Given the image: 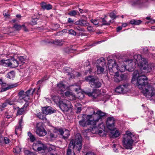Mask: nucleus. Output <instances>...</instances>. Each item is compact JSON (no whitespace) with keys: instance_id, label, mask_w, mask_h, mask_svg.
Here are the masks:
<instances>
[{"instance_id":"f257e3e1","label":"nucleus","mask_w":155,"mask_h":155,"mask_svg":"<svg viewBox=\"0 0 155 155\" xmlns=\"http://www.w3.org/2000/svg\"><path fill=\"white\" fill-rule=\"evenodd\" d=\"M128 64V70L131 72L134 70L136 67V63L133 62L132 60L127 61L124 62H118L117 64L115 61L114 60H108V66L110 74H113L114 73L115 75L114 76V81L116 82H119L122 80H125L127 78V76L123 74L119 75L117 71H119L121 72H123L127 69L126 64Z\"/></svg>"},{"instance_id":"f03ea898","label":"nucleus","mask_w":155,"mask_h":155,"mask_svg":"<svg viewBox=\"0 0 155 155\" xmlns=\"http://www.w3.org/2000/svg\"><path fill=\"white\" fill-rule=\"evenodd\" d=\"M144 73L140 71H135L133 74L132 80L133 81L135 78H137V84L138 87L141 90V92L143 94L144 90L147 91L149 88L153 86L149 84L148 78L145 75Z\"/></svg>"},{"instance_id":"7ed1b4c3","label":"nucleus","mask_w":155,"mask_h":155,"mask_svg":"<svg viewBox=\"0 0 155 155\" xmlns=\"http://www.w3.org/2000/svg\"><path fill=\"white\" fill-rule=\"evenodd\" d=\"M82 138L80 134H77L74 139L71 141L67 151V155H75L74 151L79 153L82 147Z\"/></svg>"},{"instance_id":"20e7f679","label":"nucleus","mask_w":155,"mask_h":155,"mask_svg":"<svg viewBox=\"0 0 155 155\" xmlns=\"http://www.w3.org/2000/svg\"><path fill=\"white\" fill-rule=\"evenodd\" d=\"M134 58L136 61L139 68L141 69L144 70L145 73L150 72L152 70V68L155 66V64L153 63L148 64L147 59L142 58L140 54L135 55Z\"/></svg>"},{"instance_id":"39448f33","label":"nucleus","mask_w":155,"mask_h":155,"mask_svg":"<svg viewBox=\"0 0 155 155\" xmlns=\"http://www.w3.org/2000/svg\"><path fill=\"white\" fill-rule=\"evenodd\" d=\"M105 115V113L100 110H98L96 114L92 115H87L86 118L88 120V125L95 126L96 124L99 121L101 123L102 118Z\"/></svg>"},{"instance_id":"423d86ee","label":"nucleus","mask_w":155,"mask_h":155,"mask_svg":"<svg viewBox=\"0 0 155 155\" xmlns=\"http://www.w3.org/2000/svg\"><path fill=\"white\" fill-rule=\"evenodd\" d=\"M134 137V134L132 133L130 131H126L122 141L123 145L126 148L130 150L132 149Z\"/></svg>"},{"instance_id":"0eeeda50","label":"nucleus","mask_w":155,"mask_h":155,"mask_svg":"<svg viewBox=\"0 0 155 155\" xmlns=\"http://www.w3.org/2000/svg\"><path fill=\"white\" fill-rule=\"evenodd\" d=\"M1 64L4 66L14 68L18 67L20 63L18 61L14 58L12 57L10 59L6 60H2L1 61Z\"/></svg>"},{"instance_id":"6e6552de","label":"nucleus","mask_w":155,"mask_h":155,"mask_svg":"<svg viewBox=\"0 0 155 155\" xmlns=\"http://www.w3.org/2000/svg\"><path fill=\"white\" fill-rule=\"evenodd\" d=\"M36 90V88L33 90L30 89L25 92L22 90L20 91L18 93L19 98L20 100L23 99L25 101H28L30 99L29 95H32Z\"/></svg>"},{"instance_id":"1a4fd4ad","label":"nucleus","mask_w":155,"mask_h":155,"mask_svg":"<svg viewBox=\"0 0 155 155\" xmlns=\"http://www.w3.org/2000/svg\"><path fill=\"white\" fill-rule=\"evenodd\" d=\"M96 64L97 74H103L106 68L105 60L104 58H101L97 60Z\"/></svg>"},{"instance_id":"9d476101","label":"nucleus","mask_w":155,"mask_h":155,"mask_svg":"<svg viewBox=\"0 0 155 155\" xmlns=\"http://www.w3.org/2000/svg\"><path fill=\"white\" fill-rule=\"evenodd\" d=\"M85 80L89 82L91 87L99 88L101 87V84L97 79L95 78L93 76H89L86 77Z\"/></svg>"},{"instance_id":"9b49d317","label":"nucleus","mask_w":155,"mask_h":155,"mask_svg":"<svg viewBox=\"0 0 155 155\" xmlns=\"http://www.w3.org/2000/svg\"><path fill=\"white\" fill-rule=\"evenodd\" d=\"M143 94L150 100H153L155 102V87L153 86L149 88L147 91L144 90Z\"/></svg>"},{"instance_id":"f8f14e48","label":"nucleus","mask_w":155,"mask_h":155,"mask_svg":"<svg viewBox=\"0 0 155 155\" xmlns=\"http://www.w3.org/2000/svg\"><path fill=\"white\" fill-rule=\"evenodd\" d=\"M69 102L66 100H64L60 102L59 107L63 111H68L71 109L72 106Z\"/></svg>"},{"instance_id":"ddd939ff","label":"nucleus","mask_w":155,"mask_h":155,"mask_svg":"<svg viewBox=\"0 0 155 155\" xmlns=\"http://www.w3.org/2000/svg\"><path fill=\"white\" fill-rule=\"evenodd\" d=\"M85 94L88 95L89 96H92L93 98L97 99L96 101H101V99L100 98L102 96V94H100L98 90H94L92 92H89L88 91H84Z\"/></svg>"},{"instance_id":"4468645a","label":"nucleus","mask_w":155,"mask_h":155,"mask_svg":"<svg viewBox=\"0 0 155 155\" xmlns=\"http://www.w3.org/2000/svg\"><path fill=\"white\" fill-rule=\"evenodd\" d=\"M36 133L39 136H44L47 134V132L43 127L42 123H38L36 125Z\"/></svg>"},{"instance_id":"2eb2a0df","label":"nucleus","mask_w":155,"mask_h":155,"mask_svg":"<svg viewBox=\"0 0 155 155\" xmlns=\"http://www.w3.org/2000/svg\"><path fill=\"white\" fill-rule=\"evenodd\" d=\"M54 132L55 133L58 132L63 136V138L64 139L68 138L70 134L69 130H65L64 131H63L61 128H55L54 129Z\"/></svg>"},{"instance_id":"dca6fc26","label":"nucleus","mask_w":155,"mask_h":155,"mask_svg":"<svg viewBox=\"0 0 155 155\" xmlns=\"http://www.w3.org/2000/svg\"><path fill=\"white\" fill-rule=\"evenodd\" d=\"M114 120L113 117H109L107 119L106 122V125L107 128L110 130L115 129L114 127Z\"/></svg>"},{"instance_id":"f3484780","label":"nucleus","mask_w":155,"mask_h":155,"mask_svg":"<svg viewBox=\"0 0 155 155\" xmlns=\"http://www.w3.org/2000/svg\"><path fill=\"white\" fill-rule=\"evenodd\" d=\"M33 147L36 148L39 151L42 150H45L47 148L46 146L40 141H37L36 143H34Z\"/></svg>"},{"instance_id":"a211bd4d","label":"nucleus","mask_w":155,"mask_h":155,"mask_svg":"<svg viewBox=\"0 0 155 155\" xmlns=\"http://www.w3.org/2000/svg\"><path fill=\"white\" fill-rule=\"evenodd\" d=\"M57 89L58 92L61 94L64 95V92L66 90L65 85L63 83H60L57 84Z\"/></svg>"},{"instance_id":"6ab92c4d","label":"nucleus","mask_w":155,"mask_h":155,"mask_svg":"<svg viewBox=\"0 0 155 155\" xmlns=\"http://www.w3.org/2000/svg\"><path fill=\"white\" fill-rule=\"evenodd\" d=\"M41 110L43 114L46 115L54 113L53 110H52V108L50 106L42 107Z\"/></svg>"},{"instance_id":"aec40b11","label":"nucleus","mask_w":155,"mask_h":155,"mask_svg":"<svg viewBox=\"0 0 155 155\" xmlns=\"http://www.w3.org/2000/svg\"><path fill=\"white\" fill-rule=\"evenodd\" d=\"M74 24L76 25H79L82 27L88 26L89 25L87 20L84 19H80L75 22Z\"/></svg>"},{"instance_id":"412c9836","label":"nucleus","mask_w":155,"mask_h":155,"mask_svg":"<svg viewBox=\"0 0 155 155\" xmlns=\"http://www.w3.org/2000/svg\"><path fill=\"white\" fill-rule=\"evenodd\" d=\"M23 124V118L21 117L20 120L19 121L18 125L16 126L15 127V133L16 135H17L18 133H19L22 130L21 126Z\"/></svg>"},{"instance_id":"4be33fe9","label":"nucleus","mask_w":155,"mask_h":155,"mask_svg":"<svg viewBox=\"0 0 155 155\" xmlns=\"http://www.w3.org/2000/svg\"><path fill=\"white\" fill-rule=\"evenodd\" d=\"M79 124L83 127L87 126L88 123V122L86 118V116L85 115L83 116L82 119L79 121Z\"/></svg>"},{"instance_id":"5701e85b","label":"nucleus","mask_w":155,"mask_h":155,"mask_svg":"<svg viewBox=\"0 0 155 155\" xmlns=\"http://www.w3.org/2000/svg\"><path fill=\"white\" fill-rule=\"evenodd\" d=\"M41 8L44 10H47L51 9L52 8V6L50 4H46L45 2H42L41 3Z\"/></svg>"},{"instance_id":"b1692460","label":"nucleus","mask_w":155,"mask_h":155,"mask_svg":"<svg viewBox=\"0 0 155 155\" xmlns=\"http://www.w3.org/2000/svg\"><path fill=\"white\" fill-rule=\"evenodd\" d=\"M114 129L110 130L111 131V132L110 136L112 138H116L119 136L120 135V133L118 130H116V131H114Z\"/></svg>"},{"instance_id":"393cba45","label":"nucleus","mask_w":155,"mask_h":155,"mask_svg":"<svg viewBox=\"0 0 155 155\" xmlns=\"http://www.w3.org/2000/svg\"><path fill=\"white\" fill-rule=\"evenodd\" d=\"M62 96H65L68 97H72L71 100L74 99L75 98V95L72 92H70L69 91H67L65 92H64V95L61 94Z\"/></svg>"},{"instance_id":"a878e982","label":"nucleus","mask_w":155,"mask_h":155,"mask_svg":"<svg viewBox=\"0 0 155 155\" xmlns=\"http://www.w3.org/2000/svg\"><path fill=\"white\" fill-rule=\"evenodd\" d=\"M123 89L124 94L128 92L129 90L130 85L128 83H126L121 85Z\"/></svg>"},{"instance_id":"bb28decb","label":"nucleus","mask_w":155,"mask_h":155,"mask_svg":"<svg viewBox=\"0 0 155 155\" xmlns=\"http://www.w3.org/2000/svg\"><path fill=\"white\" fill-rule=\"evenodd\" d=\"M52 43L55 45L61 46L63 44L64 41L61 39H56L53 41Z\"/></svg>"},{"instance_id":"cd10ccee","label":"nucleus","mask_w":155,"mask_h":155,"mask_svg":"<svg viewBox=\"0 0 155 155\" xmlns=\"http://www.w3.org/2000/svg\"><path fill=\"white\" fill-rule=\"evenodd\" d=\"M15 72L14 71H11L8 73L6 75V78H8L10 79H13L15 76Z\"/></svg>"},{"instance_id":"c85d7f7f","label":"nucleus","mask_w":155,"mask_h":155,"mask_svg":"<svg viewBox=\"0 0 155 155\" xmlns=\"http://www.w3.org/2000/svg\"><path fill=\"white\" fill-rule=\"evenodd\" d=\"M68 15L71 16H75L80 15L79 12L77 10H72L68 13Z\"/></svg>"},{"instance_id":"c756f323","label":"nucleus","mask_w":155,"mask_h":155,"mask_svg":"<svg viewBox=\"0 0 155 155\" xmlns=\"http://www.w3.org/2000/svg\"><path fill=\"white\" fill-rule=\"evenodd\" d=\"M141 22L142 21L140 20H132L130 21V23L133 25H138L140 24Z\"/></svg>"},{"instance_id":"7c9ffc66","label":"nucleus","mask_w":155,"mask_h":155,"mask_svg":"<svg viewBox=\"0 0 155 155\" xmlns=\"http://www.w3.org/2000/svg\"><path fill=\"white\" fill-rule=\"evenodd\" d=\"M116 92L119 93H124L122 85H120L117 87L115 89Z\"/></svg>"},{"instance_id":"2f4dec72","label":"nucleus","mask_w":155,"mask_h":155,"mask_svg":"<svg viewBox=\"0 0 155 155\" xmlns=\"http://www.w3.org/2000/svg\"><path fill=\"white\" fill-rule=\"evenodd\" d=\"M90 132L93 134H96L98 132V128L96 126L92 127L91 129H90Z\"/></svg>"},{"instance_id":"473e14b6","label":"nucleus","mask_w":155,"mask_h":155,"mask_svg":"<svg viewBox=\"0 0 155 155\" xmlns=\"http://www.w3.org/2000/svg\"><path fill=\"white\" fill-rule=\"evenodd\" d=\"M28 136H29L30 141L31 142H33L35 140V138L32 134L30 132H28Z\"/></svg>"},{"instance_id":"72a5a7b5","label":"nucleus","mask_w":155,"mask_h":155,"mask_svg":"<svg viewBox=\"0 0 155 155\" xmlns=\"http://www.w3.org/2000/svg\"><path fill=\"white\" fill-rule=\"evenodd\" d=\"M75 105L77 110L76 112L77 113H80L81 110V104H80L77 103Z\"/></svg>"},{"instance_id":"f704fd0d","label":"nucleus","mask_w":155,"mask_h":155,"mask_svg":"<svg viewBox=\"0 0 155 155\" xmlns=\"http://www.w3.org/2000/svg\"><path fill=\"white\" fill-rule=\"evenodd\" d=\"M83 135L86 137H88L89 134L90 133V129L84 130L82 131Z\"/></svg>"},{"instance_id":"c9c22d12","label":"nucleus","mask_w":155,"mask_h":155,"mask_svg":"<svg viewBox=\"0 0 155 155\" xmlns=\"http://www.w3.org/2000/svg\"><path fill=\"white\" fill-rule=\"evenodd\" d=\"M17 86V85L16 84H13L11 85H9V86H8L7 87L2 88V91H5L6 90H8L10 88L16 87Z\"/></svg>"},{"instance_id":"e433bc0d","label":"nucleus","mask_w":155,"mask_h":155,"mask_svg":"<svg viewBox=\"0 0 155 155\" xmlns=\"http://www.w3.org/2000/svg\"><path fill=\"white\" fill-rule=\"evenodd\" d=\"M37 116L40 119L46 121V118L45 115H42L41 113H39L37 114Z\"/></svg>"},{"instance_id":"4c0bfd02","label":"nucleus","mask_w":155,"mask_h":155,"mask_svg":"<svg viewBox=\"0 0 155 155\" xmlns=\"http://www.w3.org/2000/svg\"><path fill=\"white\" fill-rule=\"evenodd\" d=\"M18 60L19 62L20 63V64L19 66H21V65L25 63V59L23 56H20L18 58Z\"/></svg>"},{"instance_id":"58836bf2","label":"nucleus","mask_w":155,"mask_h":155,"mask_svg":"<svg viewBox=\"0 0 155 155\" xmlns=\"http://www.w3.org/2000/svg\"><path fill=\"white\" fill-rule=\"evenodd\" d=\"M21 150V149L19 147L17 146L15 148H14L13 152L17 154H19Z\"/></svg>"},{"instance_id":"ea45409f","label":"nucleus","mask_w":155,"mask_h":155,"mask_svg":"<svg viewBox=\"0 0 155 155\" xmlns=\"http://www.w3.org/2000/svg\"><path fill=\"white\" fill-rule=\"evenodd\" d=\"M101 22L102 23V25H109L110 24L111 21H109L108 22H107L106 20H105L104 18H101Z\"/></svg>"},{"instance_id":"a19ab883","label":"nucleus","mask_w":155,"mask_h":155,"mask_svg":"<svg viewBox=\"0 0 155 155\" xmlns=\"http://www.w3.org/2000/svg\"><path fill=\"white\" fill-rule=\"evenodd\" d=\"M18 111L17 112V115H21L23 114L24 113H25V110L23 109V108H19V107L18 108Z\"/></svg>"},{"instance_id":"79ce46f5","label":"nucleus","mask_w":155,"mask_h":155,"mask_svg":"<svg viewBox=\"0 0 155 155\" xmlns=\"http://www.w3.org/2000/svg\"><path fill=\"white\" fill-rule=\"evenodd\" d=\"M87 63L88 64V66H86L87 70H86L85 73L86 74L88 73H91L92 72V69L91 68V67L89 65V62L88 61Z\"/></svg>"},{"instance_id":"37998d69","label":"nucleus","mask_w":155,"mask_h":155,"mask_svg":"<svg viewBox=\"0 0 155 155\" xmlns=\"http://www.w3.org/2000/svg\"><path fill=\"white\" fill-rule=\"evenodd\" d=\"M73 49L71 47H67L66 48L64 49V51L67 53H69V52H72V51H73Z\"/></svg>"},{"instance_id":"c03bdc74","label":"nucleus","mask_w":155,"mask_h":155,"mask_svg":"<svg viewBox=\"0 0 155 155\" xmlns=\"http://www.w3.org/2000/svg\"><path fill=\"white\" fill-rule=\"evenodd\" d=\"M25 153L26 155H36L35 152H31L28 150H25Z\"/></svg>"},{"instance_id":"a18cd8bd","label":"nucleus","mask_w":155,"mask_h":155,"mask_svg":"<svg viewBox=\"0 0 155 155\" xmlns=\"http://www.w3.org/2000/svg\"><path fill=\"white\" fill-rule=\"evenodd\" d=\"M68 33L70 34L73 35H76V32L72 29H70L68 30Z\"/></svg>"},{"instance_id":"49530a36","label":"nucleus","mask_w":155,"mask_h":155,"mask_svg":"<svg viewBox=\"0 0 155 155\" xmlns=\"http://www.w3.org/2000/svg\"><path fill=\"white\" fill-rule=\"evenodd\" d=\"M109 16L110 18L114 19H115L116 17V14L114 12H111L109 15Z\"/></svg>"},{"instance_id":"de8ad7c7","label":"nucleus","mask_w":155,"mask_h":155,"mask_svg":"<svg viewBox=\"0 0 155 155\" xmlns=\"http://www.w3.org/2000/svg\"><path fill=\"white\" fill-rule=\"evenodd\" d=\"M21 27L22 25L21 26L20 25H15L14 26V28L17 30H20L21 28Z\"/></svg>"},{"instance_id":"09e8293b","label":"nucleus","mask_w":155,"mask_h":155,"mask_svg":"<svg viewBox=\"0 0 155 155\" xmlns=\"http://www.w3.org/2000/svg\"><path fill=\"white\" fill-rule=\"evenodd\" d=\"M26 102V103L24 104L23 107H22V108H23V109L25 110H26L27 107L28 106L29 104V103L28 102V101Z\"/></svg>"},{"instance_id":"8fccbe9b","label":"nucleus","mask_w":155,"mask_h":155,"mask_svg":"<svg viewBox=\"0 0 155 155\" xmlns=\"http://www.w3.org/2000/svg\"><path fill=\"white\" fill-rule=\"evenodd\" d=\"M6 103H7V104H8L10 105H12L14 104V102L12 101H11V100L10 99H7L6 100Z\"/></svg>"},{"instance_id":"3c124183","label":"nucleus","mask_w":155,"mask_h":155,"mask_svg":"<svg viewBox=\"0 0 155 155\" xmlns=\"http://www.w3.org/2000/svg\"><path fill=\"white\" fill-rule=\"evenodd\" d=\"M91 21L92 23L95 25H97L98 24V22L97 19H92L91 20Z\"/></svg>"},{"instance_id":"603ef678","label":"nucleus","mask_w":155,"mask_h":155,"mask_svg":"<svg viewBox=\"0 0 155 155\" xmlns=\"http://www.w3.org/2000/svg\"><path fill=\"white\" fill-rule=\"evenodd\" d=\"M7 104H8L7 103H6V101H5V102L3 103L2 104V106H0V109H1V110H2L1 109V107L4 108L7 106Z\"/></svg>"},{"instance_id":"864d4df0","label":"nucleus","mask_w":155,"mask_h":155,"mask_svg":"<svg viewBox=\"0 0 155 155\" xmlns=\"http://www.w3.org/2000/svg\"><path fill=\"white\" fill-rule=\"evenodd\" d=\"M4 141L5 143H8L9 142V140L7 137H5L4 138Z\"/></svg>"},{"instance_id":"5fc2aeb1","label":"nucleus","mask_w":155,"mask_h":155,"mask_svg":"<svg viewBox=\"0 0 155 155\" xmlns=\"http://www.w3.org/2000/svg\"><path fill=\"white\" fill-rule=\"evenodd\" d=\"M143 52L145 54L148 53V48L147 47H145L143 48Z\"/></svg>"},{"instance_id":"6e6d98bb","label":"nucleus","mask_w":155,"mask_h":155,"mask_svg":"<svg viewBox=\"0 0 155 155\" xmlns=\"http://www.w3.org/2000/svg\"><path fill=\"white\" fill-rule=\"evenodd\" d=\"M68 21L69 23L72 24L74 23V21L71 18H69L68 19Z\"/></svg>"},{"instance_id":"4d7b16f0","label":"nucleus","mask_w":155,"mask_h":155,"mask_svg":"<svg viewBox=\"0 0 155 155\" xmlns=\"http://www.w3.org/2000/svg\"><path fill=\"white\" fill-rule=\"evenodd\" d=\"M86 155H96L93 152L89 151L87 152Z\"/></svg>"},{"instance_id":"13d9d810","label":"nucleus","mask_w":155,"mask_h":155,"mask_svg":"<svg viewBox=\"0 0 155 155\" xmlns=\"http://www.w3.org/2000/svg\"><path fill=\"white\" fill-rule=\"evenodd\" d=\"M116 145L115 144H113V150H114L115 152H118V151H117V149H115L116 148Z\"/></svg>"},{"instance_id":"bf43d9fd","label":"nucleus","mask_w":155,"mask_h":155,"mask_svg":"<svg viewBox=\"0 0 155 155\" xmlns=\"http://www.w3.org/2000/svg\"><path fill=\"white\" fill-rule=\"evenodd\" d=\"M21 28H22L23 30L25 31H28V30L25 25H22Z\"/></svg>"},{"instance_id":"052dcab7","label":"nucleus","mask_w":155,"mask_h":155,"mask_svg":"<svg viewBox=\"0 0 155 155\" xmlns=\"http://www.w3.org/2000/svg\"><path fill=\"white\" fill-rule=\"evenodd\" d=\"M74 29L76 30H78L79 31H82V29L79 26L75 27Z\"/></svg>"},{"instance_id":"680f3d73","label":"nucleus","mask_w":155,"mask_h":155,"mask_svg":"<svg viewBox=\"0 0 155 155\" xmlns=\"http://www.w3.org/2000/svg\"><path fill=\"white\" fill-rule=\"evenodd\" d=\"M122 28V26H119L117 28V32H118L119 31L121 30Z\"/></svg>"},{"instance_id":"e2e57ef3","label":"nucleus","mask_w":155,"mask_h":155,"mask_svg":"<svg viewBox=\"0 0 155 155\" xmlns=\"http://www.w3.org/2000/svg\"><path fill=\"white\" fill-rule=\"evenodd\" d=\"M44 78L42 79H41V80H39L37 82L38 84H41L42 83V82L44 81Z\"/></svg>"},{"instance_id":"0e129e2a","label":"nucleus","mask_w":155,"mask_h":155,"mask_svg":"<svg viewBox=\"0 0 155 155\" xmlns=\"http://www.w3.org/2000/svg\"><path fill=\"white\" fill-rule=\"evenodd\" d=\"M31 23L32 25H34L36 24L37 23L36 21H35V20H34V21H31Z\"/></svg>"},{"instance_id":"69168bd1","label":"nucleus","mask_w":155,"mask_h":155,"mask_svg":"<svg viewBox=\"0 0 155 155\" xmlns=\"http://www.w3.org/2000/svg\"><path fill=\"white\" fill-rule=\"evenodd\" d=\"M3 15L5 16H6V17H8L9 15L8 14H7L6 13H3Z\"/></svg>"},{"instance_id":"338daca9","label":"nucleus","mask_w":155,"mask_h":155,"mask_svg":"<svg viewBox=\"0 0 155 155\" xmlns=\"http://www.w3.org/2000/svg\"><path fill=\"white\" fill-rule=\"evenodd\" d=\"M11 117H12L10 115H6V118L8 119H9Z\"/></svg>"},{"instance_id":"774afa93","label":"nucleus","mask_w":155,"mask_h":155,"mask_svg":"<svg viewBox=\"0 0 155 155\" xmlns=\"http://www.w3.org/2000/svg\"><path fill=\"white\" fill-rule=\"evenodd\" d=\"M127 25L126 23H124L122 24V26L125 27H126Z\"/></svg>"}]
</instances>
